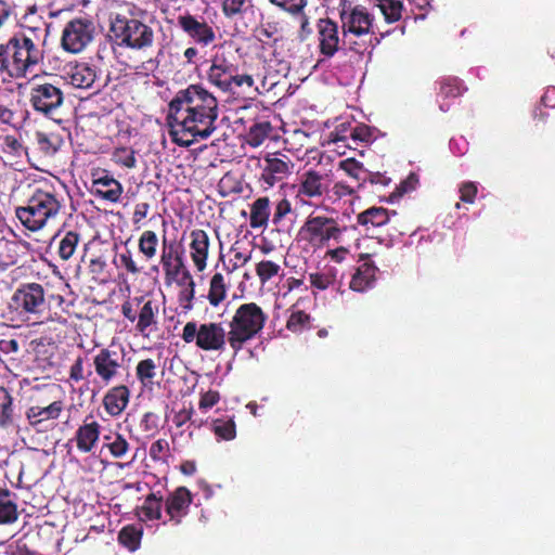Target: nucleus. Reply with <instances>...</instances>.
<instances>
[{
	"mask_svg": "<svg viewBox=\"0 0 555 555\" xmlns=\"http://www.w3.org/2000/svg\"><path fill=\"white\" fill-rule=\"evenodd\" d=\"M14 418L13 397L7 388L0 386V427L8 428L12 426Z\"/></svg>",
	"mask_w": 555,
	"mask_h": 555,
	"instance_id": "nucleus-32",
	"label": "nucleus"
},
{
	"mask_svg": "<svg viewBox=\"0 0 555 555\" xmlns=\"http://www.w3.org/2000/svg\"><path fill=\"white\" fill-rule=\"evenodd\" d=\"M280 270V264L271 260L260 261L256 267V273L259 276L262 284L267 283L273 276L278 275Z\"/></svg>",
	"mask_w": 555,
	"mask_h": 555,
	"instance_id": "nucleus-43",
	"label": "nucleus"
},
{
	"mask_svg": "<svg viewBox=\"0 0 555 555\" xmlns=\"http://www.w3.org/2000/svg\"><path fill=\"white\" fill-rule=\"evenodd\" d=\"M461 201L466 203H473L477 194V186L473 182L463 183L461 189Z\"/></svg>",
	"mask_w": 555,
	"mask_h": 555,
	"instance_id": "nucleus-58",
	"label": "nucleus"
},
{
	"mask_svg": "<svg viewBox=\"0 0 555 555\" xmlns=\"http://www.w3.org/2000/svg\"><path fill=\"white\" fill-rule=\"evenodd\" d=\"M229 288V282L225 281V276L222 273H215L210 280L208 300L214 307H217L227 297Z\"/></svg>",
	"mask_w": 555,
	"mask_h": 555,
	"instance_id": "nucleus-31",
	"label": "nucleus"
},
{
	"mask_svg": "<svg viewBox=\"0 0 555 555\" xmlns=\"http://www.w3.org/2000/svg\"><path fill=\"white\" fill-rule=\"evenodd\" d=\"M178 25L198 44L209 46L216 39L212 27L193 15H180L178 17Z\"/></svg>",
	"mask_w": 555,
	"mask_h": 555,
	"instance_id": "nucleus-17",
	"label": "nucleus"
},
{
	"mask_svg": "<svg viewBox=\"0 0 555 555\" xmlns=\"http://www.w3.org/2000/svg\"><path fill=\"white\" fill-rule=\"evenodd\" d=\"M101 426L91 417H87L82 425L75 433V441L78 450L89 453L93 450L100 439Z\"/></svg>",
	"mask_w": 555,
	"mask_h": 555,
	"instance_id": "nucleus-20",
	"label": "nucleus"
},
{
	"mask_svg": "<svg viewBox=\"0 0 555 555\" xmlns=\"http://www.w3.org/2000/svg\"><path fill=\"white\" fill-rule=\"evenodd\" d=\"M79 243V234L69 231L67 232L59 244V256L63 260H68L75 253L77 245Z\"/></svg>",
	"mask_w": 555,
	"mask_h": 555,
	"instance_id": "nucleus-39",
	"label": "nucleus"
},
{
	"mask_svg": "<svg viewBox=\"0 0 555 555\" xmlns=\"http://www.w3.org/2000/svg\"><path fill=\"white\" fill-rule=\"evenodd\" d=\"M247 0H222V12L227 17H234L245 11Z\"/></svg>",
	"mask_w": 555,
	"mask_h": 555,
	"instance_id": "nucleus-46",
	"label": "nucleus"
},
{
	"mask_svg": "<svg viewBox=\"0 0 555 555\" xmlns=\"http://www.w3.org/2000/svg\"><path fill=\"white\" fill-rule=\"evenodd\" d=\"M440 94L444 98H454L460 94V87L456 79H448L441 83Z\"/></svg>",
	"mask_w": 555,
	"mask_h": 555,
	"instance_id": "nucleus-55",
	"label": "nucleus"
},
{
	"mask_svg": "<svg viewBox=\"0 0 555 555\" xmlns=\"http://www.w3.org/2000/svg\"><path fill=\"white\" fill-rule=\"evenodd\" d=\"M129 389L124 386H116L108 390L103 399L106 412L112 416H117L126 409L129 402Z\"/></svg>",
	"mask_w": 555,
	"mask_h": 555,
	"instance_id": "nucleus-24",
	"label": "nucleus"
},
{
	"mask_svg": "<svg viewBox=\"0 0 555 555\" xmlns=\"http://www.w3.org/2000/svg\"><path fill=\"white\" fill-rule=\"evenodd\" d=\"M111 33L119 46L133 50H144L154 42V31L150 26L119 14L111 20Z\"/></svg>",
	"mask_w": 555,
	"mask_h": 555,
	"instance_id": "nucleus-8",
	"label": "nucleus"
},
{
	"mask_svg": "<svg viewBox=\"0 0 555 555\" xmlns=\"http://www.w3.org/2000/svg\"><path fill=\"white\" fill-rule=\"evenodd\" d=\"M46 29L23 27L5 44L0 46V66L11 76L23 77L43 60Z\"/></svg>",
	"mask_w": 555,
	"mask_h": 555,
	"instance_id": "nucleus-2",
	"label": "nucleus"
},
{
	"mask_svg": "<svg viewBox=\"0 0 555 555\" xmlns=\"http://www.w3.org/2000/svg\"><path fill=\"white\" fill-rule=\"evenodd\" d=\"M356 233V228L339 227L338 222L327 216L309 215L301 225L299 234L314 248H322L331 241L344 243V235Z\"/></svg>",
	"mask_w": 555,
	"mask_h": 555,
	"instance_id": "nucleus-6",
	"label": "nucleus"
},
{
	"mask_svg": "<svg viewBox=\"0 0 555 555\" xmlns=\"http://www.w3.org/2000/svg\"><path fill=\"white\" fill-rule=\"evenodd\" d=\"M157 364L153 359L141 360L135 366V375L143 386L153 384L156 377Z\"/></svg>",
	"mask_w": 555,
	"mask_h": 555,
	"instance_id": "nucleus-36",
	"label": "nucleus"
},
{
	"mask_svg": "<svg viewBox=\"0 0 555 555\" xmlns=\"http://www.w3.org/2000/svg\"><path fill=\"white\" fill-rule=\"evenodd\" d=\"M373 22L374 16L365 7H344L340 11L341 46L359 54H371L379 43Z\"/></svg>",
	"mask_w": 555,
	"mask_h": 555,
	"instance_id": "nucleus-3",
	"label": "nucleus"
},
{
	"mask_svg": "<svg viewBox=\"0 0 555 555\" xmlns=\"http://www.w3.org/2000/svg\"><path fill=\"white\" fill-rule=\"evenodd\" d=\"M339 167L347 175L358 180L362 178L361 176L364 172L362 164L356 160L354 158H347L345 160H341Z\"/></svg>",
	"mask_w": 555,
	"mask_h": 555,
	"instance_id": "nucleus-48",
	"label": "nucleus"
},
{
	"mask_svg": "<svg viewBox=\"0 0 555 555\" xmlns=\"http://www.w3.org/2000/svg\"><path fill=\"white\" fill-rule=\"evenodd\" d=\"M192 414V409H183L173 416L172 422L177 427H182L185 423H188L191 420Z\"/></svg>",
	"mask_w": 555,
	"mask_h": 555,
	"instance_id": "nucleus-62",
	"label": "nucleus"
},
{
	"mask_svg": "<svg viewBox=\"0 0 555 555\" xmlns=\"http://www.w3.org/2000/svg\"><path fill=\"white\" fill-rule=\"evenodd\" d=\"M119 541L133 551L139 545L140 534L133 528H124L119 533Z\"/></svg>",
	"mask_w": 555,
	"mask_h": 555,
	"instance_id": "nucleus-49",
	"label": "nucleus"
},
{
	"mask_svg": "<svg viewBox=\"0 0 555 555\" xmlns=\"http://www.w3.org/2000/svg\"><path fill=\"white\" fill-rule=\"evenodd\" d=\"M181 337L186 344L195 343L203 351L222 352L228 344V332L217 322L198 324L190 321L183 326Z\"/></svg>",
	"mask_w": 555,
	"mask_h": 555,
	"instance_id": "nucleus-9",
	"label": "nucleus"
},
{
	"mask_svg": "<svg viewBox=\"0 0 555 555\" xmlns=\"http://www.w3.org/2000/svg\"><path fill=\"white\" fill-rule=\"evenodd\" d=\"M140 520H156L162 516V499L155 493L147 495L141 506L137 508Z\"/></svg>",
	"mask_w": 555,
	"mask_h": 555,
	"instance_id": "nucleus-28",
	"label": "nucleus"
},
{
	"mask_svg": "<svg viewBox=\"0 0 555 555\" xmlns=\"http://www.w3.org/2000/svg\"><path fill=\"white\" fill-rule=\"evenodd\" d=\"M211 430L221 440L230 441L236 437V426L232 418L214 420Z\"/></svg>",
	"mask_w": 555,
	"mask_h": 555,
	"instance_id": "nucleus-34",
	"label": "nucleus"
},
{
	"mask_svg": "<svg viewBox=\"0 0 555 555\" xmlns=\"http://www.w3.org/2000/svg\"><path fill=\"white\" fill-rule=\"evenodd\" d=\"M210 63L207 70L208 82L223 92H231V80L236 66L224 54L218 53L211 57Z\"/></svg>",
	"mask_w": 555,
	"mask_h": 555,
	"instance_id": "nucleus-16",
	"label": "nucleus"
},
{
	"mask_svg": "<svg viewBox=\"0 0 555 555\" xmlns=\"http://www.w3.org/2000/svg\"><path fill=\"white\" fill-rule=\"evenodd\" d=\"M158 236L154 231H144L139 238V250L150 260L156 256Z\"/></svg>",
	"mask_w": 555,
	"mask_h": 555,
	"instance_id": "nucleus-37",
	"label": "nucleus"
},
{
	"mask_svg": "<svg viewBox=\"0 0 555 555\" xmlns=\"http://www.w3.org/2000/svg\"><path fill=\"white\" fill-rule=\"evenodd\" d=\"M292 16L297 17L299 20V24H300L299 37L301 40H305L309 35L312 34L309 17L306 15L305 10L300 14H296V15H292Z\"/></svg>",
	"mask_w": 555,
	"mask_h": 555,
	"instance_id": "nucleus-61",
	"label": "nucleus"
},
{
	"mask_svg": "<svg viewBox=\"0 0 555 555\" xmlns=\"http://www.w3.org/2000/svg\"><path fill=\"white\" fill-rule=\"evenodd\" d=\"M95 25L86 17L74 18L63 28L61 44L69 53L83 51L94 39Z\"/></svg>",
	"mask_w": 555,
	"mask_h": 555,
	"instance_id": "nucleus-11",
	"label": "nucleus"
},
{
	"mask_svg": "<svg viewBox=\"0 0 555 555\" xmlns=\"http://www.w3.org/2000/svg\"><path fill=\"white\" fill-rule=\"evenodd\" d=\"M267 125H255L249 131V143L253 146L260 145L267 137Z\"/></svg>",
	"mask_w": 555,
	"mask_h": 555,
	"instance_id": "nucleus-53",
	"label": "nucleus"
},
{
	"mask_svg": "<svg viewBox=\"0 0 555 555\" xmlns=\"http://www.w3.org/2000/svg\"><path fill=\"white\" fill-rule=\"evenodd\" d=\"M176 256L180 255L176 251L173 244L167 245L165 240L160 255V263L163 264L167 275H170L172 272V264L176 262Z\"/></svg>",
	"mask_w": 555,
	"mask_h": 555,
	"instance_id": "nucleus-44",
	"label": "nucleus"
},
{
	"mask_svg": "<svg viewBox=\"0 0 555 555\" xmlns=\"http://www.w3.org/2000/svg\"><path fill=\"white\" fill-rule=\"evenodd\" d=\"M231 253L233 255V259H232V261H233V269H236L238 267L244 266L251 258V253L250 251L249 253L242 251L236 246L232 247Z\"/></svg>",
	"mask_w": 555,
	"mask_h": 555,
	"instance_id": "nucleus-56",
	"label": "nucleus"
},
{
	"mask_svg": "<svg viewBox=\"0 0 555 555\" xmlns=\"http://www.w3.org/2000/svg\"><path fill=\"white\" fill-rule=\"evenodd\" d=\"M387 23H395L401 18L402 3L400 0H375Z\"/></svg>",
	"mask_w": 555,
	"mask_h": 555,
	"instance_id": "nucleus-35",
	"label": "nucleus"
},
{
	"mask_svg": "<svg viewBox=\"0 0 555 555\" xmlns=\"http://www.w3.org/2000/svg\"><path fill=\"white\" fill-rule=\"evenodd\" d=\"M18 518L17 505L7 489L0 488V525L13 524Z\"/></svg>",
	"mask_w": 555,
	"mask_h": 555,
	"instance_id": "nucleus-29",
	"label": "nucleus"
},
{
	"mask_svg": "<svg viewBox=\"0 0 555 555\" xmlns=\"http://www.w3.org/2000/svg\"><path fill=\"white\" fill-rule=\"evenodd\" d=\"M64 410V403L61 400L48 402L43 399H37L25 411V417L34 429L44 431L50 423L56 421Z\"/></svg>",
	"mask_w": 555,
	"mask_h": 555,
	"instance_id": "nucleus-12",
	"label": "nucleus"
},
{
	"mask_svg": "<svg viewBox=\"0 0 555 555\" xmlns=\"http://www.w3.org/2000/svg\"><path fill=\"white\" fill-rule=\"evenodd\" d=\"M69 78L75 88L99 90L102 86L95 68L88 64H77L72 69Z\"/></svg>",
	"mask_w": 555,
	"mask_h": 555,
	"instance_id": "nucleus-22",
	"label": "nucleus"
},
{
	"mask_svg": "<svg viewBox=\"0 0 555 555\" xmlns=\"http://www.w3.org/2000/svg\"><path fill=\"white\" fill-rule=\"evenodd\" d=\"M389 221V212L383 207H372L358 215V223L369 231L372 228H379Z\"/></svg>",
	"mask_w": 555,
	"mask_h": 555,
	"instance_id": "nucleus-27",
	"label": "nucleus"
},
{
	"mask_svg": "<svg viewBox=\"0 0 555 555\" xmlns=\"http://www.w3.org/2000/svg\"><path fill=\"white\" fill-rule=\"evenodd\" d=\"M104 439L107 441L105 446L109 450L111 454L115 459H121L124 457L127 452L129 451V443L128 441L120 435L116 434L113 441L109 442L112 439L111 436H104Z\"/></svg>",
	"mask_w": 555,
	"mask_h": 555,
	"instance_id": "nucleus-40",
	"label": "nucleus"
},
{
	"mask_svg": "<svg viewBox=\"0 0 555 555\" xmlns=\"http://www.w3.org/2000/svg\"><path fill=\"white\" fill-rule=\"evenodd\" d=\"M62 208V199L50 189L37 188L23 207H17L15 215L22 224L35 232L54 220Z\"/></svg>",
	"mask_w": 555,
	"mask_h": 555,
	"instance_id": "nucleus-4",
	"label": "nucleus"
},
{
	"mask_svg": "<svg viewBox=\"0 0 555 555\" xmlns=\"http://www.w3.org/2000/svg\"><path fill=\"white\" fill-rule=\"evenodd\" d=\"M92 365L100 382L107 386L120 375L122 357L114 350L103 348L93 357Z\"/></svg>",
	"mask_w": 555,
	"mask_h": 555,
	"instance_id": "nucleus-14",
	"label": "nucleus"
},
{
	"mask_svg": "<svg viewBox=\"0 0 555 555\" xmlns=\"http://www.w3.org/2000/svg\"><path fill=\"white\" fill-rule=\"evenodd\" d=\"M318 35L320 51L323 55L332 57L341 46L338 25L330 18H321L318 22Z\"/></svg>",
	"mask_w": 555,
	"mask_h": 555,
	"instance_id": "nucleus-18",
	"label": "nucleus"
},
{
	"mask_svg": "<svg viewBox=\"0 0 555 555\" xmlns=\"http://www.w3.org/2000/svg\"><path fill=\"white\" fill-rule=\"evenodd\" d=\"M191 258L196 269L202 272L206 269L209 253V236L203 230H193L190 234Z\"/></svg>",
	"mask_w": 555,
	"mask_h": 555,
	"instance_id": "nucleus-21",
	"label": "nucleus"
},
{
	"mask_svg": "<svg viewBox=\"0 0 555 555\" xmlns=\"http://www.w3.org/2000/svg\"><path fill=\"white\" fill-rule=\"evenodd\" d=\"M272 5L279 8L289 15L300 14L307 7L308 0H268Z\"/></svg>",
	"mask_w": 555,
	"mask_h": 555,
	"instance_id": "nucleus-42",
	"label": "nucleus"
},
{
	"mask_svg": "<svg viewBox=\"0 0 555 555\" xmlns=\"http://www.w3.org/2000/svg\"><path fill=\"white\" fill-rule=\"evenodd\" d=\"M217 98L201 85L179 90L169 103L170 135L179 146L188 147L206 140L217 130Z\"/></svg>",
	"mask_w": 555,
	"mask_h": 555,
	"instance_id": "nucleus-1",
	"label": "nucleus"
},
{
	"mask_svg": "<svg viewBox=\"0 0 555 555\" xmlns=\"http://www.w3.org/2000/svg\"><path fill=\"white\" fill-rule=\"evenodd\" d=\"M377 268L372 261H364L353 273L350 281V288L354 292H365L373 287L376 279Z\"/></svg>",
	"mask_w": 555,
	"mask_h": 555,
	"instance_id": "nucleus-25",
	"label": "nucleus"
},
{
	"mask_svg": "<svg viewBox=\"0 0 555 555\" xmlns=\"http://www.w3.org/2000/svg\"><path fill=\"white\" fill-rule=\"evenodd\" d=\"M180 284L185 285V287L180 292V301H185L186 304L183 305V307L185 309H191V302L194 298L195 293V283L193 281L191 273L188 270L183 271V278H181Z\"/></svg>",
	"mask_w": 555,
	"mask_h": 555,
	"instance_id": "nucleus-41",
	"label": "nucleus"
},
{
	"mask_svg": "<svg viewBox=\"0 0 555 555\" xmlns=\"http://www.w3.org/2000/svg\"><path fill=\"white\" fill-rule=\"evenodd\" d=\"M168 450V442L159 439L151 444L150 456L155 461H160Z\"/></svg>",
	"mask_w": 555,
	"mask_h": 555,
	"instance_id": "nucleus-54",
	"label": "nucleus"
},
{
	"mask_svg": "<svg viewBox=\"0 0 555 555\" xmlns=\"http://www.w3.org/2000/svg\"><path fill=\"white\" fill-rule=\"evenodd\" d=\"M150 209V205L147 203H139L135 205L134 212H133V223H139L141 220H143Z\"/></svg>",
	"mask_w": 555,
	"mask_h": 555,
	"instance_id": "nucleus-63",
	"label": "nucleus"
},
{
	"mask_svg": "<svg viewBox=\"0 0 555 555\" xmlns=\"http://www.w3.org/2000/svg\"><path fill=\"white\" fill-rule=\"evenodd\" d=\"M220 400V393L217 390H207L201 392V398L198 402V408L203 412L208 411L212 406H215Z\"/></svg>",
	"mask_w": 555,
	"mask_h": 555,
	"instance_id": "nucleus-50",
	"label": "nucleus"
},
{
	"mask_svg": "<svg viewBox=\"0 0 555 555\" xmlns=\"http://www.w3.org/2000/svg\"><path fill=\"white\" fill-rule=\"evenodd\" d=\"M309 319L304 311H294L287 321V328L292 332H300L309 323Z\"/></svg>",
	"mask_w": 555,
	"mask_h": 555,
	"instance_id": "nucleus-47",
	"label": "nucleus"
},
{
	"mask_svg": "<svg viewBox=\"0 0 555 555\" xmlns=\"http://www.w3.org/2000/svg\"><path fill=\"white\" fill-rule=\"evenodd\" d=\"M64 100L63 90L49 82L34 85L29 91V102L34 111L54 121L61 120Z\"/></svg>",
	"mask_w": 555,
	"mask_h": 555,
	"instance_id": "nucleus-10",
	"label": "nucleus"
},
{
	"mask_svg": "<svg viewBox=\"0 0 555 555\" xmlns=\"http://www.w3.org/2000/svg\"><path fill=\"white\" fill-rule=\"evenodd\" d=\"M120 264L130 273L137 274L140 272V268L137 266L129 250L119 255Z\"/></svg>",
	"mask_w": 555,
	"mask_h": 555,
	"instance_id": "nucleus-57",
	"label": "nucleus"
},
{
	"mask_svg": "<svg viewBox=\"0 0 555 555\" xmlns=\"http://www.w3.org/2000/svg\"><path fill=\"white\" fill-rule=\"evenodd\" d=\"M417 183V179L414 175H410L409 178L401 182L398 190L400 194L408 193L415 189V185Z\"/></svg>",
	"mask_w": 555,
	"mask_h": 555,
	"instance_id": "nucleus-64",
	"label": "nucleus"
},
{
	"mask_svg": "<svg viewBox=\"0 0 555 555\" xmlns=\"http://www.w3.org/2000/svg\"><path fill=\"white\" fill-rule=\"evenodd\" d=\"M113 160L127 168H134L137 164V159L134 157V152L128 149H117L113 154Z\"/></svg>",
	"mask_w": 555,
	"mask_h": 555,
	"instance_id": "nucleus-45",
	"label": "nucleus"
},
{
	"mask_svg": "<svg viewBox=\"0 0 555 555\" xmlns=\"http://www.w3.org/2000/svg\"><path fill=\"white\" fill-rule=\"evenodd\" d=\"M341 245L336 248L327 249L325 253V257H328L336 263H341L347 259L350 255V244H347L345 241L340 243Z\"/></svg>",
	"mask_w": 555,
	"mask_h": 555,
	"instance_id": "nucleus-51",
	"label": "nucleus"
},
{
	"mask_svg": "<svg viewBox=\"0 0 555 555\" xmlns=\"http://www.w3.org/2000/svg\"><path fill=\"white\" fill-rule=\"evenodd\" d=\"M2 150L8 153L20 154L22 144L15 137L5 135L2 141Z\"/></svg>",
	"mask_w": 555,
	"mask_h": 555,
	"instance_id": "nucleus-59",
	"label": "nucleus"
},
{
	"mask_svg": "<svg viewBox=\"0 0 555 555\" xmlns=\"http://www.w3.org/2000/svg\"><path fill=\"white\" fill-rule=\"evenodd\" d=\"M270 216V201L268 197H260L256 199L250 208V227L262 228L266 227Z\"/></svg>",
	"mask_w": 555,
	"mask_h": 555,
	"instance_id": "nucleus-30",
	"label": "nucleus"
},
{
	"mask_svg": "<svg viewBox=\"0 0 555 555\" xmlns=\"http://www.w3.org/2000/svg\"><path fill=\"white\" fill-rule=\"evenodd\" d=\"M266 314L254 302L241 305L229 322L228 345L236 354L263 328Z\"/></svg>",
	"mask_w": 555,
	"mask_h": 555,
	"instance_id": "nucleus-5",
	"label": "nucleus"
},
{
	"mask_svg": "<svg viewBox=\"0 0 555 555\" xmlns=\"http://www.w3.org/2000/svg\"><path fill=\"white\" fill-rule=\"evenodd\" d=\"M260 168V181L268 189L286 179L292 173L294 164L286 155L269 154L261 162Z\"/></svg>",
	"mask_w": 555,
	"mask_h": 555,
	"instance_id": "nucleus-13",
	"label": "nucleus"
},
{
	"mask_svg": "<svg viewBox=\"0 0 555 555\" xmlns=\"http://www.w3.org/2000/svg\"><path fill=\"white\" fill-rule=\"evenodd\" d=\"M191 502V493L184 487H180L170 493L166 500V513L170 520L180 524L181 519L188 514Z\"/></svg>",
	"mask_w": 555,
	"mask_h": 555,
	"instance_id": "nucleus-19",
	"label": "nucleus"
},
{
	"mask_svg": "<svg viewBox=\"0 0 555 555\" xmlns=\"http://www.w3.org/2000/svg\"><path fill=\"white\" fill-rule=\"evenodd\" d=\"M46 289L39 283L22 284L12 295L9 307L20 317L34 323L49 310Z\"/></svg>",
	"mask_w": 555,
	"mask_h": 555,
	"instance_id": "nucleus-7",
	"label": "nucleus"
},
{
	"mask_svg": "<svg viewBox=\"0 0 555 555\" xmlns=\"http://www.w3.org/2000/svg\"><path fill=\"white\" fill-rule=\"evenodd\" d=\"M68 374L70 383L79 384L80 382H88L92 375V371L87 366L83 357H77L76 360L70 365Z\"/></svg>",
	"mask_w": 555,
	"mask_h": 555,
	"instance_id": "nucleus-38",
	"label": "nucleus"
},
{
	"mask_svg": "<svg viewBox=\"0 0 555 555\" xmlns=\"http://www.w3.org/2000/svg\"><path fill=\"white\" fill-rule=\"evenodd\" d=\"M291 211V203L283 198L281 199L274 209L273 222L279 223L287 214Z\"/></svg>",
	"mask_w": 555,
	"mask_h": 555,
	"instance_id": "nucleus-60",
	"label": "nucleus"
},
{
	"mask_svg": "<svg viewBox=\"0 0 555 555\" xmlns=\"http://www.w3.org/2000/svg\"><path fill=\"white\" fill-rule=\"evenodd\" d=\"M328 179L315 170H307L299 177L297 184L296 198L306 204L308 199L321 198L328 191Z\"/></svg>",
	"mask_w": 555,
	"mask_h": 555,
	"instance_id": "nucleus-15",
	"label": "nucleus"
},
{
	"mask_svg": "<svg viewBox=\"0 0 555 555\" xmlns=\"http://www.w3.org/2000/svg\"><path fill=\"white\" fill-rule=\"evenodd\" d=\"M337 274L335 267H324L319 272L310 273L308 278L313 288L325 291L336 283Z\"/></svg>",
	"mask_w": 555,
	"mask_h": 555,
	"instance_id": "nucleus-33",
	"label": "nucleus"
},
{
	"mask_svg": "<svg viewBox=\"0 0 555 555\" xmlns=\"http://www.w3.org/2000/svg\"><path fill=\"white\" fill-rule=\"evenodd\" d=\"M93 189L98 196L113 203L119 201L124 191L122 185L107 175L95 179L93 181Z\"/></svg>",
	"mask_w": 555,
	"mask_h": 555,
	"instance_id": "nucleus-26",
	"label": "nucleus"
},
{
	"mask_svg": "<svg viewBox=\"0 0 555 555\" xmlns=\"http://www.w3.org/2000/svg\"><path fill=\"white\" fill-rule=\"evenodd\" d=\"M254 83L255 81L253 76L247 74L238 75L237 67H235V70L233 73V79L231 80V92H234L236 88L251 89L254 87Z\"/></svg>",
	"mask_w": 555,
	"mask_h": 555,
	"instance_id": "nucleus-52",
	"label": "nucleus"
},
{
	"mask_svg": "<svg viewBox=\"0 0 555 555\" xmlns=\"http://www.w3.org/2000/svg\"><path fill=\"white\" fill-rule=\"evenodd\" d=\"M159 308L156 301L146 300L143 302L139 314L135 330L145 337H149L151 332L156 328L157 314Z\"/></svg>",
	"mask_w": 555,
	"mask_h": 555,
	"instance_id": "nucleus-23",
	"label": "nucleus"
}]
</instances>
